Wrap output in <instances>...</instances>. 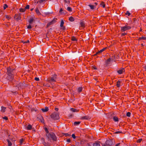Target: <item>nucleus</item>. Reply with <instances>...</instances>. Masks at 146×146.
I'll use <instances>...</instances> for the list:
<instances>
[{
  "mask_svg": "<svg viewBox=\"0 0 146 146\" xmlns=\"http://www.w3.org/2000/svg\"><path fill=\"white\" fill-rule=\"evenodd\" d=\"M7 72L6 73L7 74V78L9 80H13L14 78V71L15 69H12L10 66H9L7 68Z\"/></svg>",
  "mask_w": 146,
  "mask_h": 146,
  "instance_id": "1",
  "label": "nucleus"
},
{
  "mask_svg": "<svg viewBox=\"0 0 146 146\" xmlns=\"http://www.w3.org/2000/svg\"><path fill=\"white\" fill-rule=\"evenodd\" d=\"M46 135L48 141H51V140H52L53 141H57V137L55 134L53 132H51L50 133H46Z\"/></svg>",
  "mask_w": 146,
  "mask_h": 146,
  "instance_id": "2",
  "label": "nucleus"
},
{
  "mask_svg": "<svg viewBox=\"0 0 146 146\" xmlns=\"http://www.w3.org/2000/svg\"><path fill=\"white\" fill-rule=\"evenodd\" d=\"M57 78V75L54 74L51 76L50 77H48L47 78V82L52 85L54 82H56V80Z\"/></svg>",
  "mask_w": 146,
  "mask_h": 146,
  "instance_id": "3",
  "label": "nucleus"
},
{
  "mask_svg": "<svg viewBox=\"0 0 146 146\" xmlns=\"http://www.w3.org/2000/svg\"><path fill=\"white\" fill-rule=\"evenodd\" d=\"M59 113L54 112L50 115V117L52 119L55 120L59 119Z\"/></svg>",
  "mask_w": 146,
  "mask_h": 146,
  "instance_id": "4",
  "label": "nucleus"
},
{
  "mask_svg": "<svg viewBox=\"0 0 146 146\" xmlns=\"http://www.w3.org/2000/svg\"><path fill=\"white\" fill-rule=\"evenodd\" d=\"M113 144V140L109 139L106 140L105 143L102 144V146H111Z\"/></svg>",
  "mask_w": 146,
  "mask_h": 146,
  "instance_id": "5",
  "label": "nucleus"
},
{
  "mask_svg": "<svg viewBox=\"0 0 146 146\" xmlns=\"http://www.w3.org/2000/svg\"><path fill=\"white\" fill-rule=\"evenodd\" d=\"M121 28L120 31L121 32H123L129 30L131 29V26H128L126 25L124 26L121 27Z\"/></svg>",
  "mask_w": 146,
  "mask_h": 146,
  "instance_id": "6",
  "label": "nucleus"
},
{
  "mask_svg": "<svg viewBox=\"0 0 146 146\" xmlns=\"http://www.w3.org/2000/svg\"><path fill=\"white\" fill-rule=\"evenodd\" d=\"M57 20V19L56 18H54L50 22L48 23L46 25V27L48 28L50 26L53 25L54 23H56Z\"/></svg>",
  "mask_w": 146,
  "mask_h": 146,
  "instance_id": "7",
  "label": "nucleus"
},
{
  "mask_svg": "<svg viewBox=\"0 0 146 146\" xmlns=\"http://www.w3.org/2000/svg\"><path fill=\"white\" fill-rule=\"evenodd\" d=\"M27 86V84H25V83H24L23 82H19V83L17 87L18 88H23V87H25Z\"/></svg>",
  "mask_w": 146,
  "mask_h": 146,
  "instance_id": "8",
  "label": "nucleus"
},
{
  "mask_svg": "<svg viewBox=\"0 0 146 146\" xmlns=\"http://www.w3.org/2000/svg\"><path fill=\"white\" fill-rule=\"evenodd\" d=\"M14 19L15 20L17 21H18L21 19V17L20 14L17 13L15 14L14 17Z\"/></svg>",
  "mask_w": 146,
  "mask_h": 146,
  "instance_id": "9",
  "label": "nucleus"
},
{
  "mask_svg": "<svg viewBox=\"0 0 146 146\" xmlns=\"http://www.w3.org/2000/svg\"><path fill=\"white\" fill-rule=\"evenodd\" d=\"M125 71V70L124 68H121L117 71V72L119 74H121L123 73H124Z\"/></svg>",
  "mask_w": 146,
  "mask_h": 146,
  "instance_id": "10",
  "label": "nucleus"
},
{
  "mask_svg": "<svg viewBox=\"0 0 146 146\" xmlns=\"http://www.w3.org/2000/svg\"><path fill=\"white\" fill-rule=\"evenodd\" d=\"M113 113H108L107 114V118L108 119H112L113 118Z\"/></svg>",
  "mask_w": 146,
  "mask_h": 146,
  "instance_id": "11",
  "label": "nucleus"
},
{
  "mask_svg": "<svg viewBox=\"0 0 146 146\" xmlns=\"http://www.w3.org/2000/svg\"><path fill=\"white\" fill-rule=\"evenodd\" d=\"M91 119V117L88 115L81 117L80 119L82 120H89Z\"/></svg>",
  "mask_w": 146,
  "mask_h": 146,
  "instance_id": "12",
  "label": "nucleus"
},
{
  "mask_svg": "<svg viewBox=\"0 0 146 146\" xmlns=\"http://www.w3.org/2000/svg\"><path fill=\"white\" fill-rule=\"evenodd\" d=\"M35 20L34 19V18L32 17L29 19L28 21L29 24H31L33 22H34Z\"/></svg>",
  "mask_w": 146,
  "mask_h": 146,
  "instance_id": "13",
  "label": "nucleus"
},
{
  "mask_svg": "<svg viewBox=\"0 0 146 146\" xmlns=\"http://www.w3.org/2000/svg\"><path fill=\"white\" fill-rule=\"evenodd\" d=\"M12 84H13V85L14 86L17 87L19 83L18 81H16V80H14V81H13L12 82Z\"/></svg>",
  "mask_w": 146,
  "mask_h": 146,
  "instance_id": "14",
  "label": "nucleus"
},
{
  "mask_svg": "<svg viewBox=\"0 0 146 146\" xmlns=\"http://www.w3.org/2000/svg\"><path fill=\"white\" fill-rule=\"evenodd\" d=\"M59 13H60L62 14H63L65 15L67 13V12L65 10H63L62 8L60 9V10L59 11Z\"/></svg>",
  "mask_w": 146,
  "mask_h": 146,
  "instance_id": "15",
  "label": "nucleus"
},
{
  "mask_svg": "<svg viewBox=\"0 0 146 146\" xmlns=\"http://www.w3.org/2000/svg\"><path fill=\"white\" fill-rule=\"evenodd\" d=\"M80 26H81V27L83 28H85V23H84V21H81L80 23Z\"/></svg>",
  "mask_w": 146,
  "mask_h": 146,
  "instance_id": "16",
  "label": "nucleus"
},
{
  "mask_svg": "<svg viewBox=\"0 0 146 146\" xmlns=\"http://www.w3.org/2000/svg\"><path fill=\"white\" fill-rule=\"evenodd\" d=\"M1 112L2 113H4L5 112L6 110V108L3 106H1Z\"/></svg>",
  "mask_w": 146,
  "mask_h": 146,
  "instance_id": "17",
  "label": "nucleus"
},
{
  "mask_svg": "<svg viewBox=\"0 0 146 146\" xmlns=\"http://www.w3.org/2000/svg\"><path fill=\"white\" fill-rule=\"evenodd\" d=\"M113 119L115 122H117L119 121V118L116 116H113Z\"/></svg>",
  "mask_w": 146,
  "mask_h": 146,
  "instance_id": "18",
  "label": "nucleus"
},
{
  "mask_svg": "<svg viewBox=\"0 0 146 146\" xmlns=\"http://www.w3.org/2000/svg\"><path fill=\"white\" fill-rule=\"evenodd\" d=\"M48 108L47 107H45V108H42L41 109V110L43 112H46L48 111Z\"/></svg>",
  "mask_w": 146,
  "mask_h": 146,
  "instance_id": "19",
  "label": "nucleus"
},
{
  "mask_svg": "<svg viewBox=\"0 0 146 146\" xmlns=\"http://www.w3.org/2000/svg\"><path fill=\"white\" fill-rule=\"evenodd\" d=\"M100 5L101 7H102L103 8L105 7L106 5L104 1H102L100 3Z\"/></svg>",
  "mask_w": 146,
  "mask_h": 146,
  "instance_id": "20",
  "label": "nucleus"
},
{
  "mask_svg": "<svg viewBox=\"0 0 146 146\" xmlns=\"http://www.w3.org/2000/svg\"><path fill=\"white\" fill-rule=\"evenodd\" d=\"M121 82V81L119 80H118L117 82L116 83V86L117 88H119L120 87Z\"/></svg>",
  "mask_w": 146,
  "mask_h": 146,
  "instance_id": "21",
  "label": "nucleus"
},
{
  "mask_svg": "<svg viewBox=\"0 0 146 146\" xmlns=\"http://www.w3.org/2000/svg\"><path fill=\"white\" fill-rule=\"evenodd\" d=\"M88 6L90 8V9L92 10L96 8V5H94L89 4L88 5Z\"/></svg>",
  "mask_w": 146,
  "mask_h": 146,
  "instance_id": "22",
  "label": "nucleus"
},
{
  "mask_svg": "<svg viewBox=\"0 0 146 146\" xmlns=\"http://www.w3.org/2000/svg\"><path fill=\"white\" fill-rule=\"evenodd\" d=\"M35 12L38 15H41V13L37 8L35 9Z\"/></svg>",
  "mask_w": 146,
  "mask_h": 146,
  "instance_id": "23",
  "label": "nucleus"
},
{
  "mask_svg": "<svg viewBox=\"0 0 146 146\" xmlns=\"http://www.w3.org/2000/svg\"><path fill=\"white\" fill-rule=\"evenodd\" d=\"M6 141H7L8 143V146H11L12 145V143L9 139H7Z\"/></svg>",
  "mask_w": 146,
  "mask_h": 146,
  "instance_id": "24",
  "label": "nucleus"
},
{
  "mask_svg": "<svg viewBox=\"0 0 146 146\" xmlns=\"http://www.w3.org/2000/svg\"><path fill=\"white\" fill-rule=\"evenodd\" d=\"M83 87H79L78 88V93H80L82 91Z\"/></svg>",
  "mask_w": 146,
  "mask_h": 146,
  "instance_id": "25",
  "label": "nucleus"
},
{
  "mask_svg": "<svg viewBox=\"0 0 146 146\" xmlns=\"http://www.w3.org/2000/svg\"><path fill=\"white\" fill-rule=\"evenodd\" d=\"M71 40L73 41H77V39L74 36H72L71 38Z\"/></svg>",
  "mask_w": 146,
  "mask_h": 146,
  "instance_id": "26",
  "label": "nucleus"
},
{
  "mask_svg": "<svg viewBox=\"0 0 146 146\" xmlns=\"http://www.w3.org/2000/svg\"><path fill=\"white\" fill-rule=\"evenodd\" d=\"M32 126L31 124H29L27 127V129L28 130H30L32 129Z\"/></svg>",
  "mask_w": 146,
  "mask_h": 146,
  "instance_id": "27",
  "label": "nucleus"
},
{
  "mask_svg": "<svg viewBox=\"0 0 146 146\" xmlns=\"http://www.w3.org/2000/svg\"><path fill=\"white\" fill-rule=\"evenodd\" d=\"M70 110L74 112L78 111V110H77V109L73 108H71L70 109Z\"/></svg>",
  "mask_w": 146,
  "mask_h": 146,
  "instance_id": "28",
  "label": "nucleus"
},
{
  "mask_svg": "<svg viewBox=\"0 0 146 146\" xmlns=\"http://www.w3.org/2000/svg\"><path fill=\"white\" fill-rule=\"evenodd\" d=\"M69 20L71 22H73L74 21L75 19L72 17L71 16L69 18Z\"/></svg>",
  "mask_w": 146,
  "mask_h": 146,
  "instance_id": "29",
  "label": "nucleus"
},
{
  "mask_svg": "<svg viewBox=\"0 0 146 146\" xmlns=\"http://www.w3.org/2000/svg\"><path fill=\"white\" fill-rule=\"evenodd\" d=\"M24 141V139L23 138H22L20 139L19 140V143L20 145H22L23 142Z\"/></svg>",
  "mask_w": 146,
  "mask_h": 146,
  "instance_id": "30",
  "label": "nucleus"
},
{
  "mask_svg": "<svg viewBox=\"0 0 146 146\" xmlns=\"http://www.w3.org/2000/svg\"><path fill=\"white\" fill-rule=\"evenodd\" d=\"M146 40V37L142 36L141 37H139L138 39V40Z\"/></svg>",
  "mask_w": 146,
  "mask_h": 146,
  "instance_id": "31",
  "label": "nucleus"
},
{
  "mask_svg": "<svg viewBox=\"0 0 146 146\" xmlns=\"http://www.w3.org/2000/svg\"><path fill=\"white\" fill-rule=\"evenodd\" d=\"M5 17L8 20H9L10 19H11V17L9 15H5Z\"/></svg>",
  "mask_w": 146,
  "mask_h": 146,
  "instance_id": "32",
  "label": "nucleus"
},
{
  "mask_svg": "<svg viewBox=\"0 0 146 146\" xmlns=\"http://www.w3.org/2000/svg\"><path fill=\"white\" fill-rule=\"evenodd\" d=\"M19 11L21 12H24L25 11V8H21L19 9Z\"/></svg>",
  "mask_w": 146,
  "mask_h": 146,
  "instance_id": "33",
  "label": "nucleus"
},
{
  "mask_svg": "<svg viewBox=\"0 0 146 146\" xmlns=\"http://www.w3.org/2000/svg\"><path fill=\"white\" fill-rule=\"evenodd\" d=\"M64 22L63 20H61V23L60 26V27H62L63 26H64Z\"/></svg>",
  "mask_w": 146,
  "mask_h": 146,
  "instance_id": "34",
  "label": "nucleus"
},
{
  "mask_svg": "<svg viewBox=\"0 0 146 146\" xmlns=\"http://www.w3.org/2000/svg\"><path fill=\"white\" fill-rule=\"evenodd\" d=\"M41 118L40 119V122L42 123H44V120L43 117L42 116H41Z\"/></svg>",
  "mask_w": 146,
  "mask_h": 146,
  "instance_id": "35",
  "label": "nucleus"
},
{
  "mask_svg": "<svg viewBox=\"0 0 146 146\" xmlns=\"http://www.w3.org/2000/svg\"><path fill=\"white\" fill-rule=\"evenodd\" d=\"M43 144L45 146H50V144L48 142L46 143L45 142L43 143Z\"/></svg>",
  "mask_w": 146,
  "mask_h": 146,
  "instance_id": "36",
  "label": "nucleus"
},
{
  "mask_svg": "<svg viewBox=\"0 0 146 146\" xmlns=\"http://www.w3.org/2000/svg\"><path fill=\"white\" fill-rule=\"evenodd\" d=\"M66 9L67 11L70 12H72V9L70 7H68Z\"/></svg>",
  "mask_w": 146,
  "mask_h": 146,
  "instance_id": "37",
  "label": "nucleus"
},
{
  "mask_svg": "<svg viewBox=\"0 0 146 146\" xmlns=\"http://www.w3.org/2000/svg\"><path fill=\"white\" fill-rule=\"evenodd\" d=\"M93 146H100V145L99 143H94L93 144Z\"/></svg>",
  "mask_w": 146,
  "mask_h": 146,
  "instance_id": "38",
  "label": "nucleus"
},
{
  "mask_svg": "<svg viewBox=\"0 0 146 146\" xmlns=\"http://www.w3.org/2000/svg\"><path fill=\"white\" fill-rule=\"evenodd\" d=\"M82 146H92L89 143H85Z\"/></svg>",
  "mask_w": 146,
  "mask_h": 146,
  "instance_id": "39",
  "label": "nucleus"
},
{
  "mask_svg": "<svg viewBox=\"0 0 146 146\" xmlns=\"http://www.w3.org/2000/svg\"><path fill=\"white\" fill-rule=\"evenodd\" d=\"M81 123L80 121H75L74 123V125H76L79 124Z\"/></svg>",
  "mask_w": 146,
  "mask_h": 146,
  "instance_id": "40",
  "label": "nucleus"
},
{
  "mask_svg": "<svg viewBox=\"0 0 146 146\" xmlns=\"http://www.w3.org/2000/svg\"><path fill=\"white\" fill-rule=\"evenodd\" d=\"M107 47H105V48H103L102 49H101V50H100V52L101 53H102V52H103V51H104L106 49H107Z\"/></svg>",
  "mask_w": 146,
  "mask_h": 146,
  "instance_id": "41",
  "label": "nucleus"
},
{
  "mask_svg": "<svg viewBox=\"0 0 146 146\" xmlns=\"http://www.w3.org/2000/svg\"><path fill=\"white\" fill-rule=\"evenodd\" d=\"M111 60L110 58H109L106 60V63H108L109 62H110L111 61Z\"/></svg>",
  "mask_w": 146,
  "mask_h": 146,
  "instance_id": "42",
  "label": "nucleus"
},
{
  "mask_svg": "<svg viewBox=\"0 0 146 146\" xmlns=\"http://www.w3.org/2000/svg\"><path fill=\"white\" fill-rule=\"evenodd\" d=\"M44 130L45 131V132L46 133H50L49 132V131L47 128L46 127H45L44 128Z\"/></svg>",
  "mask_w": 146,
  "mask_h": 146,
  "instance_id": "43",
  "label": "nucleus"
},
{
  "mask_svg": "<svg viewBox=\"0 0 146 146\" xmlns=\"http://www.w3.org/2000/svg\"><path fill=\"white\" fill-rule=\"evenodd\" d=\"M43 86L46 87H50V85L48 83H44L43 84Z\"/></svg>",
  "mask_w": 146,
  "mask_h": 146,
  "instance_id": "44",
  "label": "nucleus"
},
{
  "mask_svg": "<svg viewBox=\"0 0 146 146\" xmlns=\"http://www.w3.org/2000/svg\"><path fill=\"white\" fill-rule=\"evenodd\" d=\"M101 53V52H100V51H98V52H96V54H94V55H93V56H97V55H99V54H100V53Z\"/></svg>",
  "mask_w": 146,
  "mask_h": 146,
  "instance_id": "45",
  "label": "nucleus"
},
{
  "mask_svg": "<svg viewBox=\"0 0 146 146\" xmlns=\"http://www.w3.org/2000/svg\"><path fill=\"white\" fill-rule=\"evenodd\" d=\"M44 1V0H40L39 1H38L37 3H39L40 4H41Z\"/></svg>",
  "mask_w": 146,
  "mask_h": 146,
  "instance_id": "46",
  "label": "nucleus"
},
{
  "mask_svg": "<svg viewBox=\"0 0 146 146\" xmlns=\"http://www.w3.org/2000/svg\"><path fill=\"white\" fill-rule=\"evenodd\" d=\"M91 68L94 70H97V68L94 65L92 66H91Z\"/></svg>",
  "mask_w": 146,
  "mask_h": 146,
  "instance_id": "47",
  "label": "nucleus"
},
{
  "mask_svg": "<svg viewBox=\"0 0 146 146\" xmlns=\"http://www.w3.org/2000/svg\"><path fill=\"white\" fill-rule=\"evenodd\" d=\"M142 141V139L141 138L139 139L137 141V143H140Z\"/></svg>",
  "mask_w": 146,
  "mask_h": 146,
  "instance_id": "48",
  "label": "nucleus"
},
{
  "mask_svg": "<svg viewBox=\"0 0 146 146\" xmlns=\"http://www.w3.org/2000/svg\"><path fill=\"white\" fill-rule=\"evenodd\" d=\"M125 14L126 15H127L128 16H129L130 15L131 13L128 11H127Z\"/></svg>",
  "mask_w": 146,
  "mask_h": 146,
  "instance_id": "49",
  "label": "nucleus"
},
{
  "mask_svg": "<svg viewBox=\"0 0 146 146\" xmlns=\"http://www.w3.org/2000/svg\"><path fill=\"white\" fill-rule=\"evenodd\" d=\"M126 116L128 117H130L131 116V113L130 112H128L127 113Z\"/></svg>",
  "mask_w": 146,
  "mask_h": 146,
  "instance_id": "50",
  "label": "nucleus"
},
{
  "mask_svg": "<svg viewBox=\"0 0 146 146\" xmlns=\"http://www.w3.org/2000/svg\"><path fill=\"white\" fill-rule=\"evenodd\" d=\"M64 1L65 2V3H67L68 4H70V1L69 0H64Z\"/></svg>",
  "mask_w": 146,
  "mask_h": 146,
  "instance_id": "51",
  "label": "nucleus"
},
{
  "mask_svg": "<svg viewBox=\"0 0 146 146\" xmlns=\"http://www.w3.org/2000/svg\"><path fill=\"white\" fill-rule=\"evenodd\" d=\"M61 27L60 29L64 31L66 29V28L65 26H63L62 27Z\"/></svg>",
  "mask_w": 146,
  "mask_h": 146,
  "instance_id": "52",
  "label": "nucleus"
},
{
  "mask_svg": "<svg viewBox=\"0 0 146 146\" xmlns=\"http://www.w3.org/2000/svg\"><path fill=\"white\" fill-rule=\"evenodd\" d=\"M8 7V5L6 4H5L3 6V9L4 10L6 8Z\"/></svg>",
  "mask_w": 146,
  "mask_h": 146,
  "instance_id": "53",
  "label": "nucleus"
},
{
  "mask_svg": "<svg viewBox=\"0 0 146 146\" xmlns=\"http://www.w3.org/2000/svg\"><path fill=\"white\" fill-rule=\"evenodd\" d=\"M111 60H114L115 59V55H113L112 56L111 58H110Z\"/></svg>",
  "mask_w": 146,
  "mask_h": 146,
  "instance_id": "54",
  "label": "nucleus"
},
{
  "mask_svg": "<svg viewBox=\"0 0 146 146\" xmlns=\"http://www.w3.org/2000/svg\"><path fill=\"white\" fill-rule=\"evenodd\" d=\"M62 134H64L66 136H69L70 135L68 133H62Z\"/></svg>",
  "mask_w": 146,
  "mask_h": 146,
  "instance_id": "55",
  "label": "nucleus"
},
{
  "mask_svg": "<svg viewBox=\"0 0 146 146\" xmlns=\"http://www.w3.org/2000/svg\"><path fill=\"white\" fill-rule=\"evenodd\" d=\"M32 28V26L31 25V24H29V25L27 27V28L28 29H31Z\"/></svg>",
  "mask_w": 146,
  "mask_h": 146,
  "instance_id": "56",
  "label": "nucleus"
},
{
  "mask_svg": "<svg viewBox=\"0 0 146 146\" xmlns=\"http://www.w3.org/2000/svg\"><path fill=\"white\" fill-rule=\"evenodd\" d=\"M127 33H122L121 34V36H124L125 35H127Z\"/></svg>",
  "mask_w": 146,
  "mask_h": 146,
  "instance_id": "57",
  "label": "nucleus"
},
{
  "mask_svg": "<svg viewBox=\"0 0 146 146\" xmlns=\"http://www.w3.org/2000/svg\"><path fill=\"white\" fill-rule=\"evenodd\" d=\"M29 5H26V7L25 8V10L27 9H29Z\"/></svg>",
  "mask_w": 146,
  "mask_h": 146,
  "instance_id": "58",
  "label": "nucleus"
},
{
  "mask_svg": "<svg viewBox=\"0 0 146 146\" xmlns=\"http://www.w3.org/2000/svg\"><path fill=\"white\" fill-rule=\"evenodd\" d=\"M3 119H5L6 120H7L8 119V118L6 117L5 116L4 117H3L2 118Z\"/></svg>",
  "mask_w": 146,
  "mask_h": 146,
  "instance_id": "59",
  "label": "nucleus"
},
{
  "mask_svg": "<svg viewBox=\"0 0 146 146\" xmlns=\"http://www.w3.org/2000/svg\"><path fill=\"white\" fill-rule=\"evenodd\" d=\"M122 133V132L121 131H116L114 133H115V134H118V133Z\"/></svg>",
  "mask_w": 146,
  "mask_h": 146,
  "instance_id": "60",
  "label": "nucleus"
},
{
  "mask_svg": "<svg viewBox=\"0 0 146 146\" xmlns=\"http://www.w3.org/2000/svg\"><path fill=\"white\" fill-rule=\"evenodd\" d=\"M35 80L36 81H39V79L38 78L35 77Z\"/></svg>",
  "mask_w": 146,
  "mask_h": 146,
  "instance_id": "61",
  "label": "nucleus"
},
{
  "mask_svg": "<svg viewBox=\"0 0 146 146\" xmlns=\"http://www.w3.org/2000/svg\"><path fill=\"white\" fill-rule=\"evenodd\" d=\"M72 136L73 139H75L76 138V137L74 134H72Z\"/></svg>",
  "mask_w": 146,
  "mask_h": 146,
  "instance_id": "62",
  "label": "nucleus"
},
{
  "mask_svg": "<svg viewBox=\"0 0 146 146\" xmlns=\"http://www.w3.org/2000/svg\"><path fill=\"white\" fill-rule=\"evenodd\" d=\"M41 141H42L43 142V143H44L45 142V139L44 138L42 137L41 139Z\"/></svg>",
  "mask_w": 146,
  "mask_h": 146,
  "instance_id": "63",
  "label": "nucleus"
},
{
  "mask_svg": "<svg viewBox=\"0 0 146 146\" xmlns=\"http://www.w3.org/2000/svg\"><path fill=\"white\" fill-rule=\"evenodd\" d=\"M67 141L68 143H70L71 142V140L70 139H67L66 140Z\"/></svg>",
  "mask_w": 146,
  "mask_h": 146,
  "instance_id": "64",
  "label": "nucleus"
}]
</instances>
